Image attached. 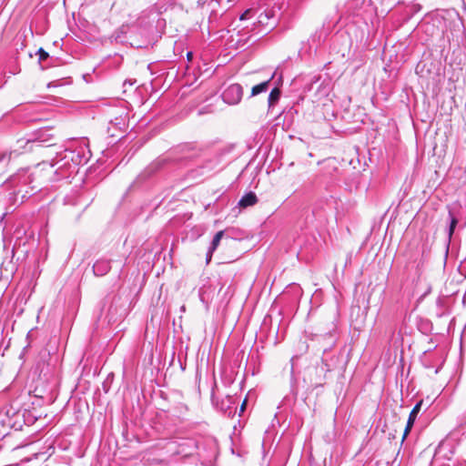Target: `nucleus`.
Listing matches in <instances>:
<instances>
[{"label":"nucleus","instance_id":"f03ea898","mask_svg":"<svg viewBox=\"0 0 466 466\" xmlns=\"http://www.w3.org/2000/svg\"><path fill=\"white\" fill-rule=\"evenodd\" d=\"M216 288L211 284H204L198 291V296L202 303L208 306L215 296Z\"/></svg>","mask_w":466,"mask_h":466},{"label":"nucleus","instance_id":"6e6552de","mask_svg":"<svg viewBox=\"0 0 466 466\" xmlns=\"http://www.w3.org/2000/svg\"><path fill=\"white\" fill-rule=\"evenodd\" d=\"M269 84L270 79L254 86L251 89V96H255L257 95H259L260 93L266 92L269 87Z\"/></svg>","mask_w":466,"mask_h":466},{"label":"nucleus","instance_id":"f8f14e48","mask_svg":"<svg viewBox=\"0 0 466 466\" xmlns=\"http://www.w3.org/2000/svg\"><path fill=\"white\" fill-rule=\"evenodd\" d=\"M256 12H257L256 9L248 8L243 14H241V15L239 16V19L242 21L250 19L255 15Z\"/></svg>","mask_w":466,"mask_h":466},{"label":"nucleus","instance_id":"9d476101","mask_svg":"<svg viewBox=\"0 0 466 466\" xmlns=\"http://www.w3.org/2000/svg\"><path fill=\"white\" fill-rule=\"evenodd\" d=\"M20 154H21V151L19 149H14L9 152H7V151L2 152V153H0V163L3 161L9 162L13 157H15Z\"/></svg>","mask_w":466,"mask_h":466},{"label":"nucleus","instance_id":"ddd939ff","mask_svg":"<svg viewBox=\"0 0 466 466\" xmlns=\"http://www.w3.org/2000/svg\"><path fill=\"white\" fill-rule=\"evenodd\" d=\"M37 55L39 56V62H42L48 58L49 55L42 47L38 49Z\"/></svg>","mask_w":466,"mask_h":466},{"label":"nucleus","instance_id":"1a4fd4ad","mask_svg":"<svg viewBox=\"0 0 466 466\" xmlns=\"http://www.w3.org/2000/svg\"><path fill=\"white\" fill-rule=\"evenodd\" d=\"M223 236H224L223 230H220L215 234V236L210 243V246L208 248L209 253H214V251L218 248Z\"/></svg>","mask_w":466,"mask_h":466},{"label":"nucleus","instance_id":"dca6fc26","mask_svg":"<svg viewBox=\"0 0 466 466\" xmlns=\"http://www.w3.org/2000/svg\"><path fill=\"white\" fill-rule=\"evenodd\" d=\"M212 255H213V253H209V249H208L207 257H206L207 263L210 262V260L212 258Z\"/></svg>","mask_w":466,"mask_h":466},{"label":"nucleus","instance_id":"9b49d317","mask_svg":"<svg viewBox=\"0 0 466 466\" xmlns=\"http://www.w3.org/2000/svg\"><path fill=\"white\" fill-rule=\"evenodd\" d=\"M449 218H450V227H449V230H448V236H449V238H451L454 232V229L458 224V218L453 215V213L451 209L449 210Z\"/></svg>","mask_w":466,"mask_h":466},{"label":"nucleus","instance_id":"f3484780","mask_svg":"<svg viewBox=\"0 0 466 466\" xmlns=\"http://www.w3.org/2000/svg\"><path fill=\"white\" fill-rule=\"evenodd\" d=\"M192 56H193V55H192V53H191V52H188V53L187 54V59H188V60H191Z\"/></svg>","mask_w":466,"mask_h":466},{"label":"nucleus","instance_id":"20e7f679","mask_svg":"<svg viewBox=\"0 0 466 466\" xmlns=\"http://www.w3.org/2000/svg\"><path fill=\"white\" fill-rule=\"evenodd\" d=\"M179 447V453H183L185 456L191 455L193 453V450L195 449L198 451V454L199 456H202L200 447L197 444V442L194 440H187L184 441L182 444H180Z\"/></svg>","mask_w":466,"mask_h":466},{"label":"nucleus","instance_id":"0eeeda50","mask_svg":"<svg viewBox=\"0 0 466 466\" xmlns=\"http://www.w3.org/2000/svg\"><path fill=\"white\" fill-rule=\"evenodd\" d=\"M421 405H422V400H420L419 402L416 403V405L413 407V409L410 412L408 421H407V424H409L410 426H413V424L417 419V416L421 409Z\"/></svg>","mask_w":466,"mask_h":466},{"label":"nucleus","instance_id":"f257e3e1","mask_svg":"<svg viewBox=\"0 0 466 466\" xmlns=\"http://www.w3.org/2000/svg\"><path fill=\"white\" fill-rule=\"evenodd\" d=\"M243 96V88L239 84H232L222 93V99L225 103L234 106L238 105Z\"/></svg>","mask_w":466,"mask_h":466},{"label":"nucleus","instance_id":"7ed1b4c3","mask_svg":"<svg viewBox=\"0 0 466 466\" xmlns=\"http://www.w3.org/2000/svg\"><path fill=\"white\" fill-rule=\"evenodd\" d=\"M110 268V260L105 258L96 260L93 266L94 274L98 277H103L106 275Z\"/></svg>","mask_w":466,"mask_h":466},{"label":"nucleus","instance_id":"a211bd4d","mask_svg":"<svg viewBox=\"0 0 466 466\" xmlns=\"http://www.w3.org/2000/svg\"><path fill=\"white\" fill-rule=\"evenodd\" d=\"M244 407H245V401L242 403L241 410H244Z\"/></svg>","mask_w":466,"mask_h":466},{"label":"nucleus","instance_id":"2eb2a0df","mask_svg":"<svg viewBox=\"0 0 466 466\" xmlns=\"http://www.w3.org/2000/svg\"><path fill=\"white\" fill-rule=\"evenodd\" d=\"M17 143L18 144L29 145V144H35V143H36V141L28 139L25 142H24V140H18Z\"/></svg>","mask_w":466,"mask_h":466},{"label":"nucleus","instance_id":"423d86ee","mask_svg":"<svg viewBox=\"0 0 466 466\" xmlns=\"http://www.w3.org/2000/svg\"><path fill=\"white\" fill-rule=\"evenodd\" d=\"M280 95L281 92L278 87H275L270 91L268 98V108L273 107L279 102Z\"/></svg>","mask_w":466,"mask_h":466},{"label":"nucleus","instance_id":"4468645a","mask_svg":"<svg viewBox=\"0 0 466 466\" xmlns=\"http://www.w3.org/2000/svg\"><path fill=\"white\" fill-rule=\"evenodd\" d=\"M412 426H410L409 424L406 425L405 427V430H404V432H403V436H402V440L401 441L403 442L404 440L407 438V436L409 435L410 430H411Z\"/></svg>","mask_w":466,"mask_h":466},{"label":"nucleus","instance_id":"39448f33","mask_svg":"<svg viewBox=\"0 0 466 466\" xmlns=\"http://www.w3.org/2000/svg\"><path fill=\"white\" fill-rule=\"evenodd\" d=\"M258 202V198L254 192H248L245 194L238 201L240 208H246L248 207L254 206Z\"/></svg>","mask_w":466,"mask_h":466}]
</instances>
